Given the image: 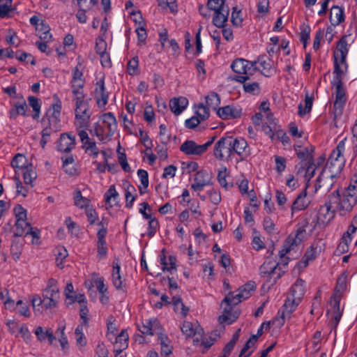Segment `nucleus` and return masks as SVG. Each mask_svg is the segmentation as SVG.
<instances>
[{
	"mask_svg": "<svg viewBox=\"0 0 357 357\" xmlns=\"http://www.w3.org/2000/svg\"><path fill=\"white\" fill-rule=\"evenodd\" d=\"M255 289L256 285L255 282H249L241 287L238 291H240L244 296V298L247 299L252 295V293L255 291Z\"/></svg>",
	"mask_w": 357,
	"mask_h": 357,
	"instance_id": "obj_46",
	"label": "nucleus"
},
{
	"mask_svg": "<svg viewBox=\"0 0 357 357\" xmlns=\"http://www.w3.org/2000/svg\"><path fill=\"white\" fill-rule=\"evenodd\" d=\"M168 260L169 263L166 261V257L165 255H162L160 257V263L162 266V270H166L169 271L170 273H172L173 271H175L176 269V258L173 256H169Z\"/></svg>",
	"mask_w": 357,
	"mask_h": 357,
	"instance_id": "obj_37",
	"label": "nucleus"
},
{
	"mask_svg": "<svg viewBox=\"0 0 357 357\" xmlns=\"http://www.w3.org/2000/svg\"><path fill=\"white\" fill-rule=\"evenodd\" d=\"M43 296L46 298H52L59 301V291L57 287H52V288H46L45 289Z\"/></svg>",
	"mask_w": 357,
	"mask_h": 357,
	"instance_id": "obj_60",
	"label": "nucleus"
},
{
	"mask_svg": "<svg viewBox=\"0 0 357 357\" xmlns=\"http://www.w3.org/2000/svg\"><path fill=\"white\" fill-rule=\"evenodd\" d=\"M238 316L239 312L238 310H234L231 305H227L224 309L223 314L219 317V321L220 323L227 322L230 324L235 321Z\"/></svg>",
	"mask_w": 357,
	"mask_h": 357,
	"instance_id": "obj_22",
	"label": "nucleus"
},
{
	"mask_svg": "<svg viewBox=\"0 0 357 357\" xmlns=\"http://www.w3.org/2000/svg\"><path fill=\"white\" fill-rule=\"evenodd\" d=\"M349 52L348 43L346 36H343L337 43L336 50L333 52L334 60H339L344 66L345 70L347 68L346 58Z\"/></svg>",
	"mask_w": 357,
	"mask_h": 357,
	"instance_id": "obj_11",
	"label": "nucleus"
},
{
	"mask_svg": "<svg viewBox=\"0 0 357 357\" xmlns=\"http://www.w3.org/2000/svg\"><path fill=\"white\" fill-rule=\"evenodd\" d=\"M29 105L33 108V110L35 112L33 117L36 119L39 117L40 105L38 102V98L34 96H29L28 98Z\"/></svg>",
	"mask_w": 357,
	"mask_h": 357,
	"instance_id": "obj_53",
	"label": "nucleus"
},
{
	"mask_svg": "<svg viewBox=\"0 0 357 357\" xmlns=\"http://www.w3.org/2000/svg\"><path fill=\"white\" fill-rule=\"evenodd\" d=\"M334 310L335 316L333 318L331 326L332 328H334L335 330L342 317V314L340 312V301L336 299H335L334 301Z\"/></svg>",
	"mask_w": 357,
	"mask_h": 357,
	"instance_id": "obj_48",
	"label": "nucleus"
},
{
	"mask_svg": "<svg viewBox=\"0 0 357 357\" xmlns=\"http://www.w3.org/2000/svg\"><path fill=\"white\" fill-rule=\"evenodd\" d=\"M306 189L307 187L297 196L296 199L293 202L291 205L292 211H301L307 206L308 202L306 199Z\"/></svg>",
	"mask_w": 357,
	"mask_h": 357,
	"instance_id": "obj_29",
	"label": "nucleus"
},
{
	"mask_svg": "<svg viewBox=\"0 0 357 357\" xmlns=\"http://www.w3.org/2000/svg\"><path fill=\"white\" fill-rule=\"evenodd\" d=\"M294 149L298 158L302 161H307V163L313 162L314 146L302 147L301 146H294Z\"/></svg>",
	"mask_w": 357,
	"mask_h": 357,
	"instance_id": "obj_19",
	"label": "nucleus"
},
{
	"mask_svg": "<svg viewBox=\"0 0 357 357\" xmlns=\"http://www.w3.org/2000/svg\"><path fill=\"white\" fill-rule=\"evenodd\" d=\"M31 165L25 169L23 172L24 181L26 184H31L33 180L36 178V172L31 169Z\"/></svg>",
	"mask_w": 357,
	"mask_h": 357,
	"instance_id": "obj_57",
	"label": "nucleus"
},
{
	"mask_svg": "<svg viewBox=\"0 0 357 357\" xmlns=\"http://www.w3.org/2000/svg\"><path fill=\"white\" fill-rule=\"evenodd\" d=\"M56 255L57 266L61 268H63L62 261L68 255L67 250L64 247H57Z\"/></svg>",
	"mask_w": 357,
	"mask_h": 357,
	"instance_id": "obj_52",
	"label": "nucleus"
},
{
	"mask_svg": "<svg viewBox=\"0 0 357 357\" xmlns=\"http://www.w3.org/2000/svg\"><path fill=\"white\" fill-rule=\"evenodd\" d=\"M242 83L243 84V89L245 92L253 95L258 94L259 93L260 87L258 82H247V81H245Z\"/></svg>",
	"mask_w": 357,
	"mask_h": 357,
	"instance_id": "obj_47",
	"label": "nucleus"
},
{
	"mask_svg": "<svg viewBox=\"0 0 357 357\" xmlns=\"http://www.w3.org/2000/svg\"><path fill=\"white\" fill-rule=\"evenodd\" d=\"M304 284L305 281L303 280L301 278L297 279L295 283L292 285L289 295L301 301L305 291Z\"/></svg>",
	"mask_w": 357,
	"mask_h": 357,
	"instance_id": "obj_25",
	"label": "nucleus"
},
{
	"mask_svg": "<svg viewBox=\"0 0 357 357\" xmlns=\"http://www.w3.org/2000/svg\"><path fill=\"white\" fill-rule=\"evenodd\" d=\"M107 44L105 41L99 38L96 40V50L97 54H98L100 56V61L102 65L104 67H110L112 65L110 59L105 61V57H107V54L106 53Z\"/></svg>",
	"mask_w": 357,
	"mask_h": 357,
	"instance_id": "obj_21",
	"label": "nucleus"
},
{
	"mask_svg": "<svg viewBox=\"0 0 357 357\" xmlns=\"http://www.w3.org/2000/svg\"><path fill=\"white\" fill-rule=\"evenodd\" d=\"M75 126L79 128H87L89 126L91 114L89 104L75 107Z\"/></svg>",
	"mask_w": 357,
	"mask_h": 357,
	"instance_id": "obj_8",
	"label": "nucleus"
},
{
	"mask_svg": "<svg viewBox=\"0 0 357 357\" xmlns=\"http://www.w3.org/2000/svg\"><path fill=\"white\" fill-rule=\"evenodd\" d=\"M313 102V98L309 96L307 94L305 96V108L303 109V105L301 103L298 105V114L300 116H303L311 111Z\"/></svg>",
	"mask_w": 357,
	"mask_h": 357,
	"instance_id": "obj_44",
	"label": "nucleus"
},
{
	"mask_svg": "<svg viewBox=\"0 0 357 357\" xmlns=\"http://www.w3.org/2000/svg\"><path fill=\"white\" fill-rule=\"evenodd\" d=\"M72 93L73 94V100L75 101V107L87 105L88 101L85 100V95L82 89H72Z\"/></svg>",
	"mask_w": 357,
	"mask_h": 357,
	"instance_id": "obj_42",
	"label": "nucleus"
},
{
	"mask_svg": "<svg viewBox=\"0 0 357 357\" xmlns=\"http://www.w3.org/2000/svg\"><path fill=\"white\" fill-rule=\"evenodd\" d=\"M345 142H346V139H344L339 142V144H337L335 149L333 150V152L331 153V154L327 161V163L331 164L332 165H335V164H337V162H341L342 168L343 167L344 158H343L342 153L344 151Z\"/></svg>",
	"mask_w": 357,
	"mask_h": 357,
	"instance_id": "obj_14",
	"label": "nucleus"
},
{
	"mask_svg": "<svg viewBox=\"0 0 357 357\" xmlns=\"http://www.w3.org/2000/svg\"><path fill=\"white\" fill-rule=\"evenodd\" d=\"M158 325V322L157 319L145 320V321L142 323V325L139 327V330L143 334L153 335V331Z\"/></svg>",
	"mask_w": 357,
	"mask_h": 357,
	"instance_id": "obj_32",
	"label": "nucleus"
},
{
	"mask_svg": "<svg viewBox=\"0 0 357 357\" xmlns=\"http://www.w3.org/2000/svg\"><path fill=\"white\" fill-rule=\"evenodd\" d=\"M319 251L320 250H318V247L317 245H315L314 243H313L311 247L307 250L303 259L301 261V263L303 264L305 267L307 266L309 261L313 260L317 257Z\"/></svg>",
	"mask_w": 357,
	"mask_h": 357,
	"instance_id": "obj_34",
	"label": "nucleus"
},
{
	"mask_svg": "<svg viewBox=\"0 0 357 357\" xmlns=\"http://www.w3.org/2000/svg\"><path fill=\"white\" fill-rule=\"evenodd\" d=\"M180 150L187 155H200L205 152L203 145H197L192 140L185 141L181 146Z\"/></svg>",
	"mask_w": 357,
	"mask_h": 357,
	"instance_id": "obj_16",
	"label": "nucleus"
},
{
	"mask_svg": "<svg viewBox=\"0 0 357 357\" xmlns=\"http://www.w3.org/2000/svg\"><path fill=\"white\" fill-rule=\"evenodd\" d=\"M95 98L99 107H104L107 103L108 93L106 91L103 79H100L96 83V88L95 89Z\"/></svg>",
	"mask_w": 357,
	"mask_h": 357,
	"instance_id": "obj_15",
	"label": "nucleus"
},
{
	"mask_svg": "<svg viewBox=\"0 0 357 357\" xmlns=\"http://www.w3.org/2000/svg\"><path fill=\"white\" fill-rule=\"evenodd\" d=\"M337 200V197L329 195L325 204L321 206L319 211V218L324 222H328L334 218L335 211H337L335 206Z\"/></svg>",
	"mask_w": 357,
	"mask_h": 357,
	"instance_id": "obj_6",
	"label": "nucleus"
},
{
	"mask_svg": "<svg viewBox=\"0 0 357 357\" xmlns=\"http://www.w3.org/2000/svg\"><path fill=\"white\" fill-rule=\"evenodd\" d=\"M139 61L137 56L131 59L127 65V70L130 75H136L137 73Z\"/></svg>",
	"mask_w": 357,
	"mask_h": 357,
	"instance_id": "obj_58",
	"label": "nucleus"
},
{
	"mask_svg": "<svg viewBox=\"0 0 357 357\" xmlns=\"http://www.w3.org/2000/svg\"><path fill=\"white\" fill-rule=\"evenodd\" d=\"M137 175L140 178L142 185L144 189H146L149 186V175L148 172L144 169H139L137 171Z\"/></svg>",
	"mask_w": 357,
	"mask_h": 357,
	"instance_id": "obj_63",
	"label": "nucleus"
},
{
	"mask_svg": "<svg viewBox=\"0 0 357 357\" xmlns=\"http://www.w3.org/2000/svg\"><path fill=\"white\" fill-rule=\"evenodd\" d=\"M82 148L85 152L93 158H96L99 154V150L96 146V142L89 137L88 133L84 130H80L78 133Z\"/></svg>",
	"mask_w": 357,
	"mask_h": 357,
	"instance_id": "obj_10",
	"label": "nucleus"
},
{
	"mask_svg": "<svg viewBox=\"0 0 357 357\" xmlns=\"http://www.w3.org/2000/svg\"><path fill=\"white\" fill-rule=\"evenodd\" d=\"M330 195L337 197V200L335 206L337 208V211H339L340 215H344L346 213L351 211L357 202L354 199H351L349 196H347V195L344 192L342 197H341L338 190H335Z\"/></svg>",
	"mask_w": 357,
	"mask_h": 357,
	"instance_id": "obj_7",
	"label": "nucleus"
},
{
	"mask_svg": "<svg viewBox=\"0 0 357 357\" xmlns=\"http://www.w3.org/2000/svg\"><path fill=\"white\" fill-rule=\"evenodd\" d=\"M335 87V101L334 102L335 116L342 114L343 105L346 101L345 91L343 88L342 81L338 79V82H332Z\"/></svg>",
	"mask_w": 357,
	"mask_h": 357,
	"instance_id": "obj_9",
	"label": "nucleus"
},
{
	"mask_svg": "<svg viewBox=\"0 0 357 357\" xmlns=\"http://www.w3.org/2000/svg\"><path fill=\"white\" fill-rule=\"evenodd\" d=\"M149 231H148V236L149 237H152L155 235L156 232V229L158 227V222L155 218H151V219H149Z\"/></svg>",
	"mask_w": 357,
	"mask_h": 357,
	"instance_id": "obj_64",
	"label": "nucleus"
},
{
	"mask_svg": "<svg viewBox=\"0 0 357 357\" xmlns=\"http://www.w3.org/2000/svg\"><path fill=\"white\" fill-rule=\"evenodd\" d=\"M15 227V236H22L25 235L26 232L31 231V225L26 221H22V222H16Z\"/></svg>",
	"mask_w": 357,
	"mask_h": 357,
	"instance_id": "obj_39",
	"label": "nucleus"
},
{
	"mask_svg": "<svg viewBox=\"0 0 357 357\" xmlns=\"http://www.w3.org/2000/svg\"><path fill=\"white\" fill-rule=\"evenodd\" d=\"M304 233V229H299L296 231V234L294 236L289 235L286 239L285 242L282 245V249L279 252L281 261L278 262L276 264H280V267H278V272L277 276L274 278V282H275L276 280L279 279L282 275V274H284L287 271L288 258L284 257V256L291 250H293L295 246H297L298 244L301 243Z\"/></svg>",
	"mask_w": 357,
	"mask_h": 357,
	"instance_id": "obj_1",
	"label": "nucleus"
},
{
	"mask_svg": "<svg viewBox=\"0 0 357 357\" xmlns=\"http://www.w3.org/2000/svg\"><path fill=\"white\" fill-rule=\"evenodd\" d=\"M340 65H342L340 63V61L334 60V72H333V73L335 74V75L333 77V80L332 81V82H338V79L340 81H342V75L344 73V71L342 69H341Z\"/></svg>",
	"mask_w": 357,
	"mask_h": 357,
	"instance_id": "obj_55",
	"label": "nucleus"
},
{
	"mask_svg": "<svg viewBox=\"0 0 357 357\" xmlns=\"http://www.w3.org/2000/svg\"><path fill=\"white\" fill-rule=\"evenodd\" d=\"M132 191L135 192V187L130 184H128L126 189V206L128 208H131L132 203L135 200V197L132 195Z\"/></svg>",
	"mask_w": 357,
	"mask_h": 357,
	"instance_id": "obj_49",
	"label": "nucleus"
},
{
	"mask_svg": "<svg viewBox=\"0 0 357 357\" xmlns=\"http://www.w3.org/2000/svg\"><path fill=\"white\" fill-rule=\"evenodd\" d=\"M35 335H36L38 340L40 342L45 340L47 338L51 344H53L56 340V337L53 334L52 328H44L41 326H38L35 330Z\"/></svg>",
	"mask_w": 357,
	"mask_h": 357,
	"instance_id": "obj_26",
	"label": "nucleus"
},
{
	"mask_svg": "<svg viewBox=\"0 0 357 357\" xmlns=\"http://www.w3.org/2000/svg\"><path fill=\"white\" fill-rule=\"evenodd\" d=\"M120 266L118 264H115L113 266L112 281L117 289H122L125 287L123 280L120 275Z\"/></svg>",
	"mask_w": 357,
	"mask_h": 357,
	"instance_id": "obj_33",
	"label": "nucleus"
},
{
	"mask_svg": "<svg viewBox=\"0 0 357 357\" xmlns=\"http://www.w3.org/2000/svg\"><path fill=\"white\" fill-rule=\"evenodd\" d=\"M14 212L16 222H22V221H26V211L21 205H17L14 208Z\"/></svg>",
	"mask_w": 357,
	"mask_h": 357,
	"instance_id": "obj_56",
	"label": "nucleus"
},
{
	"mask_svg": "<svg viewBox=\"0 0 357 357\" xmlns=\"http://www.w3.org/2000/svg\"><path fill=\"white\" fill-rule=\"evenodd\" d=\"M278 267H280L279 264H273L271 261H265L260 266V274L263 277H267L268 275L273 276L278 275Z\"/></svg>",
	"mask_w": 357,
	"mask_h": 357,
	"instance_id": "obj_28",
	"label": "nucleus"
},
{
	"mask_svg": "<svg viewBox=\"0 0 357 357\" xmlns=\"http://www.w3.org/2000/svg\"><path fill=\"white\" fill-rule=\"evenodd\" d=\"M351 242V240H349L342 236L340 239V242L336 248V252L340 255H342V254H344V253L348 252L349 246V244Z\"/></svg>",
	"mask_w": 357,
	"mask_h": 357,
	"instance_id": "obj_51",
	"label": "nucleus"
},
{
	"mask_svg": "<svg viewBox=\"0 0 357 357\" xmlns=\"http://www.w3.org/2000/svg\"><path fill=\"white\" fill-rule=\"evenodd\" d=\"M128 340V335L127 332L123 330L121 333L116 337L115 344L116 348L114 351L121 354L122 351L127 348Z\"/></svg>",
	"mask_w": 357,
	"mask_h": 357,
	"instance_id": "obj_30",
	"label": "nucleus"
},
{
	"mask_svg": "<svg viewBox=\"0 0 357 357\" xmlns=\"http://www.w3.org/2000/svg\"><path fill=\"white\" fill-rule=\"evenodd\" d=\"M15 109H13L10 111V116L12 119H15L18 114L25 115L27 109V105L26 102L22 103L15 104Z\"/></svg>",
	"mask_w": 357,
	"mask_h": 357,
	"instance_id": "obj_45",
	"label": "nucleus"
},
{
	"mask_svg": "<svg viewBox=\"0 0 357 357\" xmlns=\"http://www.w3.org/2000/svg\"><path fill=\"white\" fill-rule=\"evenodd\" d=\"M248 146L247 142L243 138H234L232 142L233 153H237L238 155H250V151H246Z\"/></svg>",
	"mask_w": 357,
	"mask_h": 357,
	"instance_id": "obj_24",
	"label": "nucleus"
},
{
	"mask_svg": "<svg viewBox=\"0 0 357 357\" xmlns=\"http://www.w3.org/2000/svg\"><path fill=\"white\" fill-rule=\"evenodd\" d=\"M11 166L13 168L26 169L28 167L26 165V158L21 153H17L15 155L11 161Z\"/></svg>",
	"mask_w": 357,
	"mask_h": 357,
	"instance_id": "obj_40",
	"label": "nucleus"
},
{
	"mask_svg": "<svg viewBox=\"0 0 357 357\" xmlns=\"http://www.w3.org/2000/svg\"><path fill=\"white\" fill-rule=\"evenodd\" d=\"M181 329L182 333L185 335L187 337L192 336L195 333L192 324L189 321H184Z\"/></svg>",
	"mask_w": 357,
	"mask_h": 357,
	"instance_id": "obj_62",
	"label": "nucleus"
},
{
	"mask_svg": "<svg viewBox=\"0 0 357 357\" xmlns=\"http://www.w3.org/2000/svg\"><path fill=\"white\" fill-rule=\"evenodd\" d=\"M259 63L262 67L261 73L266 77L271 76L274 73L275 70L273 68V62L268 59L264 60V57L259 59Z\"/></svg>",
	"mask_w": 357,
	"mask_h": 357,
	"instance_id": "obj_36",
	"label": "nucleus"
},
{
	"mask_svg": "<svg viewBox=\"0 0 357 357\" xmlns=\"http://www.w3.org/2000/svg\"><path fill=\"white\" fill-rule=\"evenodd\" d=\"M229 14V8L228 7L222 8L220 10H214L213 24L218 28H224L225 23L227 22Z\"/></svg>",
	"mask_w": 357,
	"mask_h": 357,
	"instance_id": "obj_18",
	"label": "nucleus"
},
{
	"mask_svg": "<svg viewBox=\"0 0 357 357\" xmlns=\"http://www.w3.org/2000/svg\"><path fill=\"white\" fill-rule=\"evenodd\" d=\"M82 0H77V4L79 6V10L76 14V17L80 23H86V12L87 10H89V6H84L82 2Z\"/></svg>",
	"mask_w": 357,
	"mask_h": 357,
	"instance_id": "obj_43",
	"label": "nucleus"
},
{
	"mask_svg": "<svg viewBox=\"0 0 357 357\" xmlns=\"http://www.w3.org/2000/svg\"><path fill=\"white\" fill-rule=\"evenodd\" d=\"M238 293L234 295L233 292H229L228 296H227L222 301V303H226L228 305H237L241 303L243 300H245L244 296L243 294L238 291Z\"/></svg>",
	"mask_w": 357,
	"mask_h": 357,
	"instance_id": "obj_35",
	"label": "nucleus"
},
{
	"mask_svg": "<svg viewBox=\"0 0 357 357\" xmlns=\"http://www.w3.org/2000/svg\"><path fill=\"white\" fill-rule=\"evenodd\" d=\"M119 197V193L116 192L114 185H111L105 195V202L107 204H109L110 207L112 206L111 204V199H113L115 201Z\"/></svg>",
	"mask_w": 357,
	"mask_h": 357,
	"instance_id": "obj_54",
	"label": "nucleus"
},
{
	"mask_svg": "<svg viewBox=\"0 0 357 357\" xmlns=\"http://www.w3.org/2000/svg\"><path fill=\"white\" fill-rule=\"evenodd\" d=\"M257 62H250L243 59H235L231 66V69L236 73L242 75H236L232 77V80L238 82H244L250 79V76L252 75L257 70Z\"/></svg>",
	"mask_w": 357,
	"mask_h": 357,
	"instance_id": "obj_3",
	"label": "nucleus"
},
{
	"mask_svg": "<svg viewBox=\"0 0 357 357\" xmlns=\"http://www.w3.org/2000/svg\"><path fill=\"white\" fill-rule=\"evenodd\" d=\"M188 100L185 97L174 98L169 102V107L175 115L180 114L188 106Z\"/></svg>",
	"mask_w": 357,
	"mask_h": 357,
	"instance_id": "obj_20",
	"label": "nucleus"
},
{
	"mask_svg": "<svg viewBox=\"0 0 357 357\" xmlns=\"http://www.w3.org/2000/svg\"><path fill=\"white\" fill-rule=\"evenodd\" d=\"M301 301L296 298L291 297L288 295L285 302L282 306V310L278 312V317L273 321V323L278 322L279 326H282L284 324L285 319H289L291 313L296 309L297 306L300 303Z\"/></svg>",
	"mask_w": 357,
	"mask_h": 357,
	"instance_id": "obj_4",
	"label": "nucleus"
},
{
	"mask_svg": "<svg viewBox=\"0 0 357 357\" xmlns=\"http://www.w3.org/2000/svg\"><path fill=\"white\" fill-rule=\"evenodd\" d=\"M172 303L174 307V310L176 312H178V308L181 307V313L183 317H185L189 311V307L185 306V305L182 302V299L178 296H174L172 298Z\"/></svg>",
	"mask_w": 357,
	"mask_h": 357,
	"instance_id": "obj_41",
	"label": "nucleus"
},
{
	"mask_svg": "<svg viewBox=\"0 0 357 357\" xmlns=\"http://www.w3.org/2000/svg\"><path fill=\"white\" fill-rule=\"evenodd\" d=\"M206 107L208 108H212L216 109L217 107L220 103V98L219 95L215 92H211L209 95L206 96Z\"/></svg>",
	"mask_w": 357,
	"mask_h": 357,
	"instance_id": "obj_38",
	"label": "nucleus"
},
{
	"mask_svg": "<svg viewBox=\"0 0 357 357\" xmlns=\"http://www.w3.org/2000/svg\"><path fill=\"white\" fill-rule=\"evenodd\" d=\"M194 181L191 188L195 191H201L205 185L209 184L210 175L206 171H199L195 174Z\"/></svg>",
	"mask_w": 357,
	"mask_h": 357,
	"instance_id": "obj_17",
	"label": "nucleus"
},
{
	"mask_svg": "<svg viewBox=\"0 0 357 357\" xmlns=\"http://www.w3.org/2000/svg\"><path fill=\"white\" fill-rule=\"evenodd\" d=\"M217 114L222 119H233L241 117L242 109L239 107L227 105L219 108L217 111Z\"/></svg>",
	"mask_w": 357,
	"mask_h": 357,
	"instance_id": "obj_13",
	"label": "nucleus"
},
{
	"mask_svg": "<svg viewBox=\"0 0 357 357\" xmlns=\"http://www.w3.org/2000/svg\"><path fill=\"white\" fill-rule=\"evenodd\" d=\"M232 136H227L220 138L215 144L214 147V155L219 160H222L225 155L231 156L233 153L232 150Z\"/></svg>",
	"mask_w": 357,
	"mask_h": 357,
	"instance_id": "obj_5",
	"label": "nucleus"
},
{
	"mask_svg": "<svg viewBox=\"0 0 357 357\" xmlns=\"http://www.w3.org/2000/svg\"><path fill=\"white\" fill-rule=\"evenodd\" d=\"M226 0H208L207 7L209 10H220L222 8L228 7L225 4Z\"/></svg>",
	"mask_w": 357,
	"mask_h": 357,
	"instance_id": "obj_50",
	"label": "nucleus"
},
{
	"mask_svg": "<svg viewBox=\"0 0 357 357\" xmlns=\"http://www.w3.org/2000/svg\"><path fill=\"white\" fill-rule=\"evenodd\" d=\"M342 163L337 162L335 165L326 163V167L322 170L317 179L315 190L323 189V191L330 190L335 183V178L342 171Z\"/></svg>",
	"mask_w": 357,
	"mask_h": 357,
	"instance_id": "obj_2",
	"label": "nucleus"
},
{
	"mask_svg": "<svg viewBox=\"0 0 357 357\" xmlns=\"http://www.w3.org/2000/svg\"><path fill=\"white\" fill-rule=\"evenodd\" d=\"M198 107L199 109L197 111L196 114L200 120L204 121L207 119L209 117V108L202 103L199 104Z\"/></svg>",
	"mask_w": 357,
	"mask_h": 357,
	"instance_id": "obj_61",
	"label": "nucleus"
},
{
	"mask_svg": "<svg viewBox=\"0 0 357 357\" xmlns=\"http://www.w3.org/2000/svg\"><path fill=\"white\" fill-rule=\"evenodd\" d=\"M75 146V137L69 133L61 135L58 142L57 149L61 152L68 153Z\"/></svg>",
	"mask_w": 357,
	"mask_h": 357,
	"instance_id": "obj_12",
	"label": "nucleus"
},
{
	"mask_svg": "<svg viewBox=\"0 0 357 357\" xmlns=\"http://www.w3.org/2000/svg\"><path fill=\"white\" fill-rule=\"evenodd\" d=\"M102 120L108 129L107 135H113L117 128L116 119L114 115L112 112L105 113L102 116Z\"/></svg>",
	"mask_w": 357,
	"mask_h": 357,
	"instance_id": "obj_27",
	"label": "nucleus"
},
{
	"mask_svg": "<svg viewBox=\"0 0 357 357\" xmlns=\"http://www.w3.org/2000/svg\"><path fill=\"white\" fill-rule=\"evenodd\" d=\"M241 329L238 328L233 335L231 340L225 346L222 350V354L219 357H228L234 349L238 338L240 337Z\"/></svg>",
	"mask_w": 357,
	"mask_h": 357,
	"instance_id": "obj_31",
	"label": "nucleus"
},
{
	"mask_svg": "<svg viewBox=\"0 0 357 357\" xmlns=\"http://www.w3.org/2000/svg\"><path fill=\"white\" fill-rule=\"evenodd\" d=\"M329 20L333 26L339 25L344 21V9L338 6H333L330 12Z\"/></svg>",
	"mask_w": 357,
	"mask_h": 357,
	"instance_id": "obj_23",
	"label": "nucleus"
},
{
	"mask_svg": "<svg viewBox=\"0 0 357 357\" xmlns=\"http://www.w3.org/2000/svg\"><path fill=\"white\" fill-rule=\"evenodd\" d=\"M139 135L142 144L146 147V151H151L153 146V143L147 133L140 130Z\"/></svg>",
	"mask_w": 357,
	"mask_h": 357,
	"instance_id": "obj_59",
	"label": "nucleus"
}]
</instances>
